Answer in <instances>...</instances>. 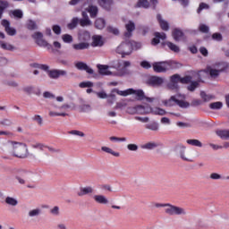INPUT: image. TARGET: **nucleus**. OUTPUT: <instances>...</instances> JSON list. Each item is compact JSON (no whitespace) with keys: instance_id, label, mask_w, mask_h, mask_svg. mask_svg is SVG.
<instances>
[{"instance_id":"1","label":"nucleus","mask_w":229,"mask_h":229,"mask_svg":"<svg viewBox=\"0 0 229 229\" xmlns=\"http://www.w3.org/2000/svg\"><path fill=\"white\" fill-rule=\"evenodd\" d=\"M0 149L5 155H11V157H15V158H28L30 157L28 145L22 142L8 140L1 144Z\"/></svg>"},{"instance_id":"2","label":"nucleus","mask_w":229,"mask_h":229,"mask_svg":"<svg viewBox=\"0 0 229 229\" xmlns=\"http://www.w3.org/2000/svg\"><path fill=\"white\" fill-rule=\"evenodd\" d=\"M140 47H142L140 43L125 40L116 47L115 51L118 55H121L122 58H124L125 56H130L133 51H137L140 49Z\"/></svg>"},{"instance_id":"3","label":"nucleus","mask_w":229,"mask_h":229,"mask_svg":"<svg viewBox=\"0 0 229 229\" xmlns=\"http://www.w3.org/2000/svg\"><path fill=\"white\" fill-rule=\"evenodd\" d=\"M157 208H165V213L166 216H187V210L182 207L172 205L170 203L160 204L153 203Z\"/></svg>"},{"instance_id":"4","label":"nucleus","mask_w":229,"mask_h":229,"mask_svg":"<svg viewBox=\"0 0 229 229\" xmlns=\"http://www.w3.org/2000/svg\"><path fill=\"white\" fill-rule=\"evenodd\" d=\"M181 65L180 63L175 61H162L152 64L154 72H167L169 69H176Z\"/></svg>"},{"instance_id":"5","label":"nucleus","mask_w":229,"mask_h":229,"mask_svg":"<svg viewBox=\"0 0 229 229\" xmlns=\"http://www.w3.org/2000/svg\"><path fill=\"white\" fill-rule=\"evenodd\" d=\"M177 149V153L180 157V158H182V160H184V162H193L192 158V150L186 148L183 145H179L176 148Z\"/></svg>"},{"instance_id":"6","label":"nucleus","mask_w":229,"mask_h":229,"mask_svg":"<svg viewBox=\"0 0 229 229\" xmlns=\"http://www.w3.org/2000/svg\"><path fill=\"white\" fill-rule=\"evenodd\" d=\"M180 83H182V84L191 83V85L188 86V90H190V92H194V90H196V89L199 87V82L192 81V77L189 75L183 78L181 77Z\"/></svg>"},{"instance_id":"7","label":"nucleus","mask_w":229,"mask_h":229,"mask_svg":"<svg viewBox=\"0 0 229 229\" xmlns=\"http://www.w3.org/2000/svg\"><path fill=\"white\" fill-rule=\"evenodd\" d=\"M32 38L36 40L38 46H40L41 47H48V49L51 48V45L47 44V41L44 39V34H42V32H35L32 35Z\"/></svg>"},{"instance_id":"8","label":"nucleus","mask_w":229,"mask_h":229,"mask_svg":"<svg viewBox=\"0 0 229 229\" xmlns=\"http://www.w3.org/2000/svg\"><path fill=\"white\" fill-rule=\"evenodd\" d=\"M47 74H48V78H50L51 80H58L60 76H67V71L53 69V70L47 71Z\"/></svg>"},{"instance_id":"9","label":"nucleus","mask_w":229,"mask_h":229,"mask_svg":"<svg viewBox=\"0 0 229 229\" xmlns=\"http://www.w3.org/2000/svg\"><path fill=\"white\" fill-rule=\"evenodd\" d=\"M32 148L34 149H40V151H44V148H46L47 149H48V151L50 153H60V151H61L59 148H55L47 146L44 143L32 144Z\"/></svg>"},{"instance_id":"10","label":"nucleus","mask_w":229,"mask_h":229,"mask_svg":"<svg viewBox=\"0 0 229 229\" xmlns=\"http://www.w3.org/2000/svg\"><path fill=\"white\" fill-rule=\"evenodd\" d=\"M98 69L99 74L102 76H117V73L112 72V71L108 70L110 69V66L105 65V64H98Z\"/></svg>"},{"instance_id":"11","label":"nucleus","mask_w":229,"mask_h":229,"mask_svg":"<svg viewBox=\"0 0 229 229\" xmlns=\"http://www.w3.org/2000/svg\"><path fill=\"white\" fill-rule=\"evenodd\" d=\"M93 192L94 187L92 186L81 187L80 191L77 192V196L80 198H82V196H92Z\"/></svg>"},{"instance_id":"12","label":"nucleus","mask_w":229,"mask_h":229,"mask_svg":"<svg viewBox=\"0 0 229 229\" xmlns=\"http://www.w3.org/2000/svg\"><path fill=\"white\" fill-rule=\"evenodd\" d=\"M147 83L151 85V87H160L164 83V79L162 77L152 76L148 79Z\"/></svg>"},{"instance_id":"13","label":"nucleus","mask_w":229,"mask_h":229,"mask_svg":"<svg viewBox=\"0 0 229 229\" xmlns=\"http://www.w3.org/2000/svg\"><path fill=\"white\" fill-rule=\"evenodd\" d=\"M2 26H4L5 32L7 35H10V37L17 35V30L14 28L10 27V21L7 20L2 21Z\"/></svg>"},{"instance_id":"14","label":"nucleus","mask_w":229,"mask_h":229,"mask_svg":"<svg viewBox=\"0 0 229 229\" xmlns=\"http://www.w3.org/2000/svg\"><path fill=\"white\" fill-rule=\"evenodd\" d=\"M125 30H126V32L124 33V37H125V38H130V37H131L133 31H135V22L129 21L125 24Z\"/></svg>"},{"instance_id":"15","label":"nucleus","mask_w":229,"mask_h":229,"mask_svg":"<svg viewBox=\"0 0 229 229\" xmlns=\"http://www.w3.org/2000/svg\"><path fill=\"white\" fill-rule=\"evenodd\" d=\"M92 199L96 203H98V205H108L109 203L108 198L105 195L96 194L93 195Z\"/></svg>"},{"instance_id":"16","label":"nucleus","mask_w":229,"mask_h":229,"mask_svg":"<svg viewBox=\"0 0 229 229\" xmlns=\"http://www.w3.org/2000/svg\"><path fill=\"white\" fill-rule=\"evenodd\" d=\"M79 24L82 28H85V26H92V21H90L86 12H82V19L79 20Z\"/></svg>"},{"instance_id":"17","label":"nucleus","mask_w":229,"mask_h":229,"mask_svg":"<svg viewBox=\"0 0 229 229\" xmlns=\"http://www.w3.org/2000/svg\"><path fill=\"white\" fill-rule=\"evenodd\" d=\"M172 36L175 42H180V40H183V38H185V34L180 29H174Z\"/></svg>"},{"instance_id":"18","label":"nucleus","mask_w":229,"mask_h":229,"mask_svg":"<svg viewBox=\"0 0 229 229\" xmlns=\"http://www.w3.org/2000/svg\"><path fill=\"white\" fill-rule=\"evenodd\" d=\"M75 67L79 71H86V72H88V74H94V70L92 68L89 67V65H87V64H85L83 62H78L75 64Z\"/></svg>"},{"instance_id":"19","label":"nucleus","mask_w":229,"mask_h":229,"mask_svg":"<svg viewBox=\"0 0 229 229\" xmlns=\"http://www.w3.org/2000/svg\"><path fill=\"white\" fill-rule=\"evenodd\" d=\"M105 42L103 41V37L99 35H95L92 37V47H103Z\"/></svg>"},{"instance_id":"20","label":"nucleus","mask_w":229,"mask_h":229,"mask_svg":"<svg viewBox=\"0 0 229 229\" xmlns=\"http://www.w3.org/2000/svg\"><path fill=\"white\" fill-rule=\"evenodd\" d=\"M155 37L153 39H152V46H157V44H160V39L161 40H165L166 38V36H165V33L162 32H156L155 33Z\"/></svg>"},{"instance_id":"21","label":"nucleus","mask_w":229,"mask_h":229,"mask_svg":"<svg viewBox=\"0 0 229 229\" xmlns=\"http://www.w3.org/2000/svg\"><path fill=\"white\" fill-rule=\"evenodd\" d=\"M157 19L159 22L161 30H163V31H169V23L165 21V20L162 19V15L157 14Z\"/></svg>"},{"instance_id":"22","label":"nucleus","mask_w":229,"mask_h":229,"mask_svg":"<svg viewBox=\"0 0 229 229\" xmlns=\"http://www.w3.org/2000/svg\"><path fill=\"white\" fill-rule=\"evenodd\" d=\"M156 148H158V143H157L155 141L147 142V143L141 145V149H147L148 151L156 149Z\"/></svg>"},{"instance_id":"23","label":"nucleus","mask_w":229,"mask_h":229,"mask_svg":"<svg viewBox=\"0 0 229 229\" xmlns=\"http://www.w3.org/2000/svg\"><path fill=\"white\" fill-rule=\"evenodd\" d=\"M136 112H138V114H151V107H149V106H138L136 107Z\"/></svg>"},{"instance_id":"24","label":"nucleus","mask_w":229,"mask_h":229,"mask_svg":"<svg viewBox=\"0 0 229 229\" xmlns=\"http://www.w3.org/2000/svg\"><path fill=\"white\" fill-rule=\"evenodd\" d=\"M89 43L87 42H81V43H79V44H73L72 45V48L75 50V51H83V49H89Z\"/></svg>"},{"instance_id":"25","label":"nucleus","mask_w":229,"mask_h":229,"mask_svg":"<svg viewBox=\"0 0 229 229\" xmlns=\"http://www.w3.org/2000/svg\"><path fill=\"white\" fill-rule=\"evenodd\" d=\"M98 4L104 8V10H110L112 8V0H98Z\"/></svg>"},{"instance_id":"26","label":"nucleus","mask_w":229,"mask_h":229,"mask_svg":"<svg viewBox=\"0 0 229 229\" xmlns=\"http://www.w3.org/2000/svg\"><path fill=\"white\" fill-rule=\"evenodd\" d=\"M4 201L9 207H17V205H19V200L13 197L8 196L5 198Z\"/></svg>"},{"instance_id":"27","label":"nucleus","mask_w":229,"mask_h":229,"mask_svg":"<svg viewBox=\"0 0 229 229\" xmlns=\"http://www.w3.org/2000/svg\"><path fill=\"white\" fill-rule=\"evenodd\" d=\"M216 135L222 139V140H229V130L216 131Z\"/></svg>"},{"instance_id":"28","label":"nucleus","mask_w":229,"mask_h":229,"mask_svg":"<svg viewBox=\"0 0 229 229\" xmlns=\"http://www.w3.org/2000/svg\"><path fill=\"white\" fill-rule=\"evenodd\" d=\"M207 72H208L210 78H212L213 80H216V78H217L221 73L220 70H216L212 67H208Z\"/></svg>"},{"instance_id":"29","label":"nucleus","mask_w":229,"mask_h":229,"mask_svg":"<svg viewBox=\"0 0 229 229\" xmlns=\"http://www.w3.org/2000/svg\"><path fill=\"white\" fill-rule=\"evenodd\" d=\"M105 26H106V21L105 19L98 18L95 21V28H97V30H103Z\"/></svg>"},{"instance_id":"30","label":"nucleus","mask_w":229,"mask_h":229,"mask_svg":"<svg viewBox=\"0 0 229 229\" xmlns=\"http://www.w3.org/2000/svg\"><path fill=\"white\" fill-rule=\"evenodd\" d=\"M176 97L175 96H172L169 99H165L163 100L162 103L165 106H174V103H176Z\"/></svg>"},{"instance_id":"31","label":"nucleus","mask_w":229,"mask_h":229,"mask_svg":"<svg viewBox=\"0 0 229 229\" xmlns=\"http://www.w3.org/2000/svg\"><path fill=\"white\" fill-rule=\"evenodd\" d=\"M145 128L147 130H150L151 131H158L159 125H158V123H157V122H151L149 123H147L145 125Z\"/></svg>"},{"instance_id":"32","label":"nucleus","mask_w":229,"mask_h":229,"mask_svg":"<svg viewBox=\"0 0 229 229\" xmlns=\"http://www.w3.org/2000/svg\"><path fill=\"white\" fill-rule=\"evenodd\" d=\"M114 92H116V94H118V96H123V98H126V96H130V94H133V89H129L126 90H119L117 89H114Z\"/></svg>"},{"instance_id":"33","label":"nucleus","mask_w":229,"mask_h":229,"mask_svg":"<svg viewBox=\"0 0 229 229\" xmlns=\"http://www.w3.org/2000/svg\"><path fill=\"white\" fill-rule=\"evenodd\" d=\"M79 38L80 40H83L84 42H87V40H90V32L87 30H82L79 33Z\"/></svg>"},{"instance_id":"34","label":"nucleus","mask_w":229,"mask_h":229,"mask_svg":"<svg viewBox=\"0 0 229 229\" xmlns=\"http://www.w3.org/2000/svg\"><path fill=\"white\" fill-rule=\"evenodd\" d=\"M0 125L4 128H10V126H13V120L10 118H3L0 120Z\"/></svg>"},{"instance_id":"35","label":"nucleus","mask_w":229,"mask_h":229,"mask_svg":"<svg viewBox=\"0 0 229 229\" xmlns=\"http://www.w3.org/2000/svg\"><path fill=\"white\" fill-rule=\"evenodd\" d=\"M88 12L90 14V17L92 19H96V17H98V6L96 5H89L88 8Z\"/></svg>"},{"instance_id":"36","label":"nucleus","mask_w":229,"mask_h":229,"mask_svg":"<svg viewBox=\"0 0 229 229\" xmlns=\"http://www.w3.org/2000/svg\"><path fill=\"white\" fill-rule=\"evenodd\" d=\"M0 47L2 49H4V51H15V47H13V45L9 43H4L3 41H0Z\"/></svg>"},{"instance_id":"37","label":"nucleus","mask_w":229,"mask_h":229,"mask_svg":"<svg viewBox=\"0 0 229 229\" xmlns=\"http://www.w3.org/2000/svg\"><path fill=\"white\" fill-rule=\"evenodd\" d=\"M151 114H153L154 115H165L167 113L162 108L155 107L151 108Z\"/></svg>"},{"instance_id":"38","label":"nucleus","mask_w":229,"mask_h":229,"mask_svg":"<svg viewBox=\"0 0 229 229\" xmlns=\"http://www.w3.org/2000/svg\"><path fill=\"white\" fill-rule=\"evenodd\" d=\"M101 149L105 153H108L109 155H113V157H120L121 156V154L119 152H115V151H114V149H112L108 147H101Z\"/></svg>"},{"instance_id":"39","label":"nucleus","mask_w":229,"mask_h":229,"mask_svg":"<svg viewBox=\"0 0 229 229\" xmlns=\"http://www.w3.org/2000/svg\"><path fill=\"white\" fill-rule=\"evenodd\" d=\"M166 46L174 53H180V47L174 45L173 42L167 41Z\"/></svg>"},{"instance_id":"40","label":"nucleus","mask_w":229,"mask_h":229,"mask_svg":"<svg viewBox=\"0 0 229 229\" xmlns=\"http://www.w3.org/2000/svg\"><path fill=\"white\" fill-rule=\"evenodd\" d=\"M187 144H190V146H196L197 148H203V143L199 141V140H187Z\"/></svg>"},{"instance_id":"41","label":"nucleus","mask_w":229,"mask_h":229,"mask_svg":"<svg viewBox=\"0 0 229 229\" xmlns=\"http://www.w3.org/2000/svg\"><path fill=\"white\" fill-rule=\"evenodd\" d=\"M211 110H221L223 108V102H213L209 104Z\"/></svg>"},{"instance_id":"42","label":"nucleus","mask_w":229,"mask_h":229,"mask_svg":"<svg viewBox=\"0 0 229 229\" xmlns=\"http://www.w3.org/2000/svg\"><path fill=\"white\" fill-rule=\"evenodd\" d=\"M136 8H149V2L148 0H139Z\"/></svg>"},{"instance_id":"43","label":"nucleus","mask_w":229,"mask_h":229,"mask_svg":"<svg viewBox=\"0 0 229 229\" xmlns=\"http://www.w3.org/2000/svg\"><path fill=\"white\" fill-rule=\"evenodd\" d=\"M175 104H177L180 108H189L191 106V104L185 100H179L178 98L175 100Z\"/></svg>"},{"instance_id":"44","label":"nucleus","mask_w":229,"mask_h":229,"mask_svg":"<svg viewBox=\"0 0 229 229\" xmlns=\"http://www.w3.org/2000/svg\"><path fill=\"white\" fill-rule=\"evenodd\" d=\"M78 23H80V19H78L77 17L72 18V21L70 23H68V28L69 30H74V28H76L78 26Z\"/></svg>"},{"instance_id":"45","label":"nucleus","mask_w":229,"mask_h":229,"mask_svg":"<svg viewBox=\"0 0 229 229\" xmlns=\"http://www.w3.org/2000/svg\"><path fill=\"white\" fill-rule=\"evenodd\" d=\"M79 87H80L81 89H90V88L94 87V82L89 81H82V82H81V83L79 84Z\"/></svg>"},{"instance_id":"46","label":"nucleus","mask_w":229,"mask_h":229,"mask_svg":"<svg viewBox=\"0 0 229 229\" xmlns=\"http://www.w3.org/2000/svg\"><path fill=\"white\" fill-rule=\"evenodd\" d=\"M40 208H35L29 211V217H38V215L41 214Z\"/></svg>"},{"instance_id":"47","label":"nucleus","mask_w":229,"mask_h":229,"mask_svg":"<svg viewBox=\"0 0 229 229\" xmlns=\"http://www.w3.org/2000/svg\"><path fill=\"white\" fill-rule=\"evenodd\" d=\"M10 15H13L16 19H22L23 17L22 12L19 9L11 11Z\"/></svg>"},{"instance_id":"48","label":"nucleus","mask_w":229,"mask_h":229,"mask_svg":"<svg viewBox=\"0 0 229 229\" xmlns=\"http://www.w3.org/2000/svg\"><path fill=\"white\" fill-rule=\"evenodd\" d=\"M133 93L132 94H135V96H137V99L139 100V101H142V99H144L146 97L144 96V91H142V90H135V89H133Z\"/></svg>"},{"instance_id":"49","label":"nucleus","mask_w":229,"mask_h":229,"mask_svg":"<svg viewBox=\"0 0 229 229\" xmlns=\"http://www.w3.org/2000/svg\"><path fill=\"white\" fill-rule=\"evenodd\" d=\"M199 31H200V33H208V31H210V28L203 23H200L199 25Z\"/></svg>"},{"instance_id":"50","label":"nucleus","mask_w":229,"mask_h":229,"mask_svg":"<svg viewBox=\"0 0 229 229\" xmlns=\"http://www.w3.org/2000/svg\"><path fill=\"white\" fill-rule=\"evenodd\" d=\"M81 112L89 113L92 110V106L89 104H83L80 106Z\"/></svg>"},{"instance_id":"51","label":"nucleus","mask_w":229,"mask_h":229,"mask_svg":"<svg viewBox=\"0 0 229 229\" xmlns=\"http://www.w3.org/2000/svg\"><path fill=\"white\" fill-rule=\"evenodd\" d=\"M8 6H10V4L8 3V1L0 0V12L4 13V11L6 10V8H8Z\"/></svg>"},{"instance_id":"52","label":"nucleus","mask_w":229,"mask_h":229,"mask_svg":"<svg viewBox=\"0 0 229 229\" xmlns=\"http://www.w3.org/2000/svg\"><path fill=\"white\" fill-rule=\"evenodd\" d=\"M27 28L30 30H37V22L33 21V20H29L27 22Z\"/></svg>"},{"instance_id":"53","label":"nucleus","mask_w":229,"mask_h":229,"mask_svg":"<svg viewBox=\"0 0 229 229\" xmlns=\"http://www.w3.org/2000/svg\"><path fill=\"white\" fill-rule=\"evenodd\" d=\"M208 8H210V5H208L206 3H200L199 6V8L197 10V13H201L202 10H208Z\"/></svg>"},{"instance_id":"54","label":"nucleus","mask_w":229,"mask_h":229,"mask_svg":"<svg viewBox=\"0 0 229 229\" xmlns=\"http://www.w3.org/2000/svg\"><path fill=\"white\" fill-rule=\"evenodd\" d=\"M181 78L180 75L178 74H174L171 76L170 80L172 83H175L176 85H178V83H180L181 81Z\"/></svg>"},{"instance_id":"55","label":"nucleus","mask_w":229,"mask_h":229,"mask_svg":"<svg viewBox=\"0 0 229 229\" xmlns=\"http://www.w3.org/2000/svg\"><path fill=\"white\" fill-rule=\"evenodd\" d=\"M62 38H63L64 42H65L66 44H71V42H72V36H71L69 34L63 35Z\"/></svg>"},{"instance_id":"56","label":"nucleus","mask_w":229,"mask_h":229,"mask_svg":"<svg viewBox=\"0 0 229 229\" xmlns=\"http://www.w3.org/2000/svg\"><path fill=\"white\" fill-rule=\"evenodd\" d=\"M209 178L210 180H223V175L217 173H211Z\"/></svg>"},{"instance_id":"57","label":"nucleus","mask_w":229,"mask_h":229,"mask_svg":"<svg viewBox=\"0 0 229 229\" xmlns=\"http://www.w3.org/2000/svg\"><path fill=\"white\" fill-rule=\"evenodd\" d=\"M32 121H35L36 123H38V124H39V126H42V124H43L42 116H40L39 114H35L32 117Z\"/></svg>"},{"instance_id":"58","label":"nucleus","mask_w":229,"mask_h":229,"mask_svg":"<svg viewBox=\"0 0 229 229\" xmlns=\"http://www.w3.org/2000/svg\"><path fill=\"white\" fill-rule=\"evenodd\" d=\"M69 134L70 135H77L78 137H85V133L83 131H77V130L70 131Z\"/></svg>"},{"instance_id":"59","label":"nucleus","mask_w":229,"mask_h":229,"mask_svg":"<svg viewBox=\"0 0 229 229\" xmlns=\"http://www.w3.org/2000/svg\"><path fill=\"white\" fill-rule=\"evenodd\" d=\"M99 99H108V94L105 91L95 92Z\"/></svg>"},{"instance_id":"60","label":"nucleus","mask_w":229,"mask_h":229,"mask_svg":"<svg viewBox=\"0 0 229 229\" xmlns=\"http://www.w3.org/2000/svg\"><path fill=\"white\" fill-rule=\"evenodd\" d=\"M129 151H139V146L137 144L130 143L127 145Z\"/></svg>"},{"instance_id":"61","label":"nucleus","mask_w":229,"mask_h":229,"mask_svg":"<svg viewBox=\"0 0 229 229\" xmlns=\"http://www.w3.org/2000/svg\"><path fill=\"white\" fill-rule=\"evenodd\" d=\"M50 214H52V216H60V208L58 206H55L50 209Z\"/></svg>"},{"instance_id":"62","label":"nucleus","mask_w":229,"mask_h":229,"mask_svg":"<svg viewBox=\"0 0 229 229\" xmlns=\"http://www.w3.org/2000/svg\"><path fill=\"white\" fill-rule=\"evenodd\" d=\"M107 31L108 33H113V35H119V30L115 27L108 26Z\"/></svg>"},{"instance_id":"63","label":"nucleus","mask_w":229,"mask_h":229,"mask_svg":"<svg viewBox=\"0 0 229 229\" xmlns=\"http://www.w3.org/2000/svg\"><path fill=\"white\" fill-rule=\"evenodd\" d=\"M176 126H178V128H191L192 125L189 123L177 122Z\"/></svg>"},{"instance_id":"64","label":"nucleus","mask_w":229,"mask_h":229,"mask_svg":"<svg viewBox=\"0 0 229 229\" xmlns=\"http://www.w3.org/2000/svg\"><path fill=\"white\" fill-rule=\"evenodd\" d=\"M114 101H115V95H114V94L108 95L107 104L114 105Z\"/></svg>"}]
</instances>
